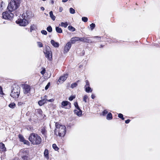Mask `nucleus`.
Returning <instances> with one entry per match:
<instances>
[{
  "mask_svg": "<svg viewBox=\"0 0 160 160\" xmlns=\"http://www.w3.org/2000/svg\"><path fill=\"white\" fill-rule=\"evenodd\" d=\"M55 126L56 128L55 130V134L60 137L64 136L66 132L65 126L59 124L58 122L56 123Z\"/></svg>",
  "mask_w": 160,
  "mask_h": 160,
  "instance_id": "f257e3e1",
  "label": "nucleus"
},
{
  "mask_svg": "<svg viewBox=\"0 0 160 160\" xmlns=\"http://www.w3.org/2000/svg\"><path fill=\"white\" fill-rule=\"evenodd\" d=\"M28 139L33 145H38L42 141L41 138L38 134L34 133H31L28 138Z\"/></svg>",
  "mask_w": 160,
  "mask_h": 160,
  "instance_id": "f03ea898",
  "label": "nucleus"
},
{
  "mask_svg": "<svg viewBox=\"0 0 160 160\" xmlns=\"http://www.w3.org/2000/svg\"><path fill=\"white\" fill-rule=\"evenodd\" d=\"M20 1L21 0H11L7 7L8 11L12 12L16 10L19 6Z\"/></svg>",
  "mask_w": 160,
  "mask_h": 160,
  "instance_id": "7ed1b4c3",
  "label": "nucleus"
},
{
  "mask_svg": "<svg viewBox=\"0 0 160 160\" xmlns=\"http://www.w3.org/2000/svg\"><path fill=\"white\" fill-rule=\"evenodd\" d=\"M20 88L18 86H16L12 90L10 96L13 98H18L20 93Z\"/></svg>",
  "mask_w": 160,
  "mask_h": 160,
  "instance_id": "20e7f679",
  "label": "nucleus"
},
{
  "mask_svg": "<svg viewBox=\"0 0 160 160\" xmlns=\"http://www.w3.org/2000/svg\"><path fill=\"white\" fill-rule=\"evenodd\" d=\"M10 12H8V11L4 12L2 13V18L5 19L11 20L13 18V14Z\"/></svg>",
  "mask_w": 160,
  "mask_h": 160,
  "instance_id": "39448f33",
  "label": "nucleus"
},
{
  "mask_svg": "<svg viewBox=\"0 0 160 160\" xmlns=\"http://www.w3.org/2000/svg\"><path fill=\"white\" fill-rule=\"evenodd\" d=\"M19 18L16 21L17 23L19 24L20 26H25L28 24V22L27 20L23 18Z\"/></svg>",
  "mask_w": 160,
  "mask_h": 160,
  "instance_id": "423d86ee",
  "label": "nucleus"
},
{
  "mask_svg": "<svg viewBox=\"0 0 160 160\" xmlns=\"http://www.w3.org/2000/svg\"><path fill=\"white\" fill-rule=\"evenodd\" d=\"M24 92L25 94H27L28 96H29L30 94V87L29 85L26 84L23 87Z\"/></svg>",
  "mask_w": 160,
  "mask_h": 160,
  "instance_id": "0eeeda50",
  "label": "nucleus"
},
{
  "mask_svg": "<svg viewBox=\"0 0 160 160\" xmlns=\"http://www.w3.org/2000/svg\"><path fill=\"white\" fill-rule=\"evenodd\" d=\"M46 52H44V53L45 54V57L49 60H51V59L52 58V55L51 52L50 51L47 50V47H46Z\"/></svg>",
  "mask_w": 160,
  "mask_h": 160,
  "instance_id": "6e6552de",
  "label": "nucleus"
},
{
  "mask_svg": "<svg viewBox=\"0 0 160 160\" xmlns=\"http://www.w3.org/2000/svg\"><path fill=\"white\" fill-rule=\"evenodd\" d=\"M68 77V74H64L63 76H61L58 80V82H62L65 81L67 78Z\"/></svg>",
  "mask_w": 160,
  "mask_h": 160,
  "instance_id": "1a4fd4ad",
  "label": "nucleus"
},
{
  "mask_svg": "<svg viewBox=\"0 0 160 160\" xmlns=\"http://www.w3.org/2000/svg\"><path fill=\"white\" fill-rule=\"evenodd\" d=\"M28 151L27 150H21L19 152V154L21 156H27L28 155Z\"/></svg>",
  "mask_w": 160,
  "mask_h": 160,
  "instance_id": "9d476101",
  "label": "nucleus"
},
{
  "mask_svg": "<svg viewBox=\"0 0 160 160\" xmlns=\"http://www.w3.org/2000/svg\"><path fill=\"white\" fill-rule=\"evenodd\" d=\"M71 47V42H68L64 47V51L66 52H68Z\"/></svg>",
  "mask_w": 160,
  "mask_h": 160,
  "instance_id": "9b49d317",
  "label": "nucleus"
},
{
  "mask_svg": "<svg viewBox=\"0 0 160 160\" xmlns=\"http://www.w3.org/2000/svg\"><path fill=\"white\" fill-rule=\"evenodd\" d=\"M88 38L86 37L80 38V41L87 43H89L90 42H92L90 41V40H89Z\"/></svg>",
  "mask_w": 160,
  "mask_h": 160,
  "instance_id": "f8f14e48",
  "label": "nucleus"
},
{
  "mask_svg": "<svg viewBox=\"0 0 160 160\" xmlns=\"http://www.w3.org/2000/svg\"><path fill=\"white\" fill-rule=\"evenodd\" d=\"M71 104V103L68 101H62L61 103V107L62 108L64 107L69 105V108H70Z\"/></svg>",
  "mask_w": 160,
  "mask_h": 160,
  "instance_id": "ddd939ff",
  "label": "nucleus"
},
{
  "mask_svg": "<svg viewBox=\"0 0 160 160\" xmlns=\"http://www.w3.org/2000/svg\"><path fill=\"white\" fill-rule=\"evenodd\" d=\"M80 41V38L78 37H74L72 38L70 40V42H71V43H72V44L75 43V42L76 41Z\"/></svg>",
  "mask_w": 160,
  "mask_h": 160,
  "instance_id": "4468645a",
  "label": "nucleus"
},
{
  "mask_svg": "<svg viewBox=\"0 0 160 160\" xmlns=\"http://www.w3.org/2000/svg\"><path fill=\"white\" fill-rule=\"evenodd\" d=\"M74 112L77 115L79 116H81L82 114V111L80 108H79V109H77L76 110H75L74 111Z\"/></svg>",
  "mask_w": 160,
  "mask_h": 160,
  "instance_id": "2eb2a0df",
  "label": "nucleus"
},
{
  "mask_svg": "<svg viewBox=\"0 0 160 160\" xmlns=\"http://www.w3.org/2000/svg\"><path fill=\"white\" fill-rule=\"evenodd\" d=\"M6 151V148L5 147L4 144L2 142L0 143V151L4 152Z\"/></svg>",
  "mask_w": 160,
  "mask_h": 160,
  "instance_id": "dca6fc26",
  "label": "nucleus"
},
{
  "mask_svg": "<svg viewBox=\"0 0 160 160\" xmlns=\"http://www.w3.org/2000/svg\"><path fill=\"white\" fill-rule=\"evenodd\" d=\"M51 43L52 45L55 47H58L59 46V44L57 42H56L53 40L51 41Z\"/></svg>",
  "mask_w": 160,
  "mask_h": 160,
  "instance_id": "f3484780",
  "label": "nucleus"
},
{
  "mask_svg": "<svg viewBox=\"0 0 160 160\" xmlns=\"http://www.w3.org/2000/svg\"><path fill=\"white\" fill-rule=\"evenodd\" d=\"M44 155L45 157L47 159H49L48 151L47 149H45L44 152Z\"/></svg>",
  "mask_w": 160,
  "mask_h": 160,
  "instance_id": "a211bd4d",
  "label": "nucleus"
},
{
  "mask_svg": "<svg viewBox=\"0 0 160 160\" xmlns=\"http://www.w3.org/2000/svg\"><path fill=\"white\" fill-rule=\"evenodd\" d=\"M46 102V99H43L39 101L38 102V103L40 106H41L43 105Z\"/></svg>",
  "mask_w": 160,
  "mask_h": 160,
  "instance_id": "6ab92c4d",
  "label": "nucleus"
},
{
  "mask_svg": "<svg viewBox=\"0 0 160 160\" xmlns=\"http://www.w3.org/2000/svg\"><path fill=\"white\" fill-rule=\"evenodd\" d=\"M41 132L43 135L46 136L47 135V131L44 127H42L41 128Z\"/></svg>",
  "mask_w": 160,
  "mask_h": 160,
  "instance_id": "aec40b11",
  "label": "nucleus"
},
{
  "mask_svg": "<svg viewBox=\"0 0 160 160\" xmlns=\"http://www.w3.org/2000/svg\"><path fill=\"white\" fill-rule=\"evenodd\" d=\"M55 30L56 32L58 33H61L62 32V31L61 28L58 27H56Z\"/></svg>",
  "mask_w": 160,
  "mask_h": 160,
  "instance_id": "412c9836",
  "label": "nucleus"
},
{
  "mask_svg": "<svg viewBox=\"0 0 160 160\" xmlns=\"http://www.w3.org/2000/svg\"><path fill=\"white\" fill-rule=\"evenodd\" d=\"M85 91L87 92H91L92 91V90L89 86H88L84 88Z\"/></svg>",
  "mask_w": 160,
  "mask_h": 160,
  "instance_id": "4be33fe9",
  "label": "nucleus"
},
{
  "mask_svg": "<svg viewBox=\"0 0 160 160\" xmlns=\"http://www.w3.org/2000/svg\"><path fill=\"white\" fill-rule=\"evenodd\" d=\"M50 16L51 18L54 21L56 17H55L53 15V12L52 11H51L49 12Z\"/></svg>",
  "mask_w": 160,
  "mask_h": 160,
  "instance_id": "5701e85b",
  "label": "nucleus"
},
{
  "mask_svg": "<svg viewBox=\"0 0 160 160\" xmlns=\"http://www.w3.org/2000/svg\"><path fill=\"white\" fill-rule=\"evenodd\" d=\"M68 29L70 31L74 32L75 31V28L72 26L70 25L68 27Z\"/></svg>",
  "mask_w": 160,
  "mask_h": 160,
  "instance_id": "b1692460",
  "label": "nucleus"
},
{
  "mask_svg": "<svg viewBox=\"0 0 160 160\" xmlns=\"http://www.w3.org/2000/svg\"><path fill=\"white\" fill-rule=\"evenodd\" d=\"M107 119L110 120L112 119V115L111 113H109L107 116Z\"/></svg>",
  "mask_w": 160,
  "mask_h": 160,
  "instance_id": "393cba45",
  "label": "nucleus"
},
{
  "mask_svg": "<svg viewBox=\"0 0 160 160\" xmlns=\"http://www.w3.org/2000/svg\"><path fill=\"white\" fill-rule=\"evenodd\" d=\"M68 25V24L67 22H62L61 23V26L62 27H64L65 28H66Z\"/></svg>",
  "mask_w": 160,
  "mask_h": 160,
  "instance_id": "a878e982",
  "label": "nucleus"
},
{
  "mask_svg": "<svg viewBox=\"0 0 160 160\" xmlns=\"http://www.w3.org/2000/svg\"><path fill=\"white\" fill-rule=\"evenodd\" d=\"M52 147L56 151H58L59 149V148L55 144H53Z\"/></svg>",
  "mask_w": 160,
  "mask_h": 160,
  "instance_id": "bb28decb",
  "label": "nucleus"
},
{
  "mask_svg": "<svg viewBox=\"0 0 160 160\" xmlns=\"http://www.w3.org/2000/svg\"><path fill=\"white\" fill-rule=\"evenodd\" d=\"M95 24L93 23H92L90 25V28L92 31L95 28Z\"/></svg>",
  "mask_w": 160,
  "mask_h": 160,
  "instance_id": "cd10ccee",
  "label": "nucleus"
},
{
  "mask_svg": "<svg viewBox=\"0 0 160 160\" xmlns=\"http://www.w3.org/2000/svg\"><path fill=\"white\" fill-rule=\"evenodd\" d=\"M78 86V84L77 82H75L74 83L71 84V87L72 88L76 87Z\"/></svg>",
  "mask_w": 160,
  "mask_h": 160,
  "instance_id": "c85d7f7f",
  "label": "nucleus"
},
{
  "mask_svg": "<svg viewBox=\"0 0 160 160\" xmlns=\"http://www.w3.org/2000/svg\"><path fill=\"white\" fill-rule=\"evenodd\" d=\"M18 137L20 139V141L22 142V141L24 139V138L23 137L22 135L20 134H19L18 136Z\"/></svg>",
  "mask_w": 160,
  "mask_h": 160,
  "instance_id": "c756f323",
  "label": "nucleus"
},
{
  "mask_svg": "<svg viewBox=\"0 0 160 160\" xmlns=\"http://www.w3.org/2000/svg\"><path fill=\"white\" fill-rule=\"evenodd\" d=\"M15 106V104L14 103H12L9 104V106L10 108H13Z\"/></svg>",
  "mask_w": 160,
  "mask_h": 160,
  "instance_id": "7c9ffc66",
  "label": "nucleus"
},
{
  "mask_svg": "<svg viewBox=\"0 0 160 160\" xmlns=\"http://www.w3.org/2000/svg\"><path fill=\"white\" fill-rule=\"evenodd\" d=\"M47 30L50 32H51L52 31V28L51 26H49L47 28Z\"/></svg>",
  "mask_w": 160,
  "mask_h": 160,
  "instance_id": "2f4dec72",
  "label": "nucleus"
},
{
  "mask_svg": "<svg viewBox=\"0 0 160 160\" xmlns=\"http://www.w3.org/2000/svg\"><path fill=\"white\" fill-rule=\"evenodd\" d=\"M35 28L36 26L35 25H31L30 27V32H32V31L35 30Z\"/></svg>",
  "mask_w": 160,
  "mask_h": 160,
  "instance_id": "473e14b6",
  "label": "nucleus"
},
{
  "mask_svg": "<svg viewBox=\"0 0 160 160\" xmlns=\"http://www.w3.org/2000/svg\"><path fill=\"white\" fill-rule=\"evenodd\" d=\"M92 38H93L97 39V40H96L97 41H99L101 40V37L99 36H94Z\"/></svg>",
  "mask_w": 160,
  "mask_h": 160,
  "instance_id": "72a5a7b5",
  "label": "nucleus"
},
{
  "mask_svg": "<svg viewBox=\"0 0 160 160\" xmlns=\"http://www.w3.org/2000/svg\"><path fill=\"white\" fill-rule=\"evenodd\" d=\"M23 142L24 144H26L27 145H29L30 144V142H29L27 140H25V139L22 141Z\"/></svg>",
  "mask_w": 160,
  "mask_h": 160,
  "instance_id": "f704fd0d",
  "label": "nucleus"
},
{
  "mask_svg": "<svg viewBox=\"0 0 160 160\" xmlns=\"http://www.w3.org/2000/svg\"><path fill=\"white\" fill-rule=\"evenodd\" d=\"M70 12L71 14L75 13V10L72 8H71L69 9Z\"/></svg>",
  "mask_w": 160,
  "mask_h": 160,
  "instance_id": "c9c22d12",
  "label": "nucleus"
},
{
  "mask_svg": "<svg viewBox=\"0 0 160 160\" xmlns=\"http://www.w3.org/2000/svg\"><path fill=\"white\" fill-rule=\"evenodd\" d=\"M82 20L84 22H86L88 20V18L86 17H83L82 18Z\"/></svg>",
  "mask_w": 160,
  "mask_h": 160,
  "instance_id": "e433bc0d",
  "label": "nucleus"
},
{
  "mask_svg": "<svg viewBox=\"0 0 160 160\" xmlns=\"http://www.w3.org/2000/svg\"><path fill=\"white\" fill-rule=\"evenodd\" d=\"M85 82H86V84L84 88L90 86V84H89V81H88V80H86L85 81Z\"/></svg>",
  "mask_w": 160,
  "mask_h": 160,
  "instance_id": "4c0bfd02",
  "label": "nucleus"
},
{
  "mask_svg": "<svg viewBox=\"0 0 160 160\" xmlns=\"http://www.w3.org/2000/svg\"><path fill=\"white\" fill-rule=\"evenodd\" d=\"M118 117L123 120L124 119V118L123 117V115L121 113H119L118 115Z\"/></svg>",
  "mask_w": 160,
  "mask_h": 160,
  "instance_id": "58836bf2",
  "label": "nucleus"
},
{
  "mask_svg": "<svg viewBox=\"0 0 160 160\" xmlns=\"http://www.w3.org/2000/svg\"><path fill=\"white\" fill-rule=\"evenodd\" d=\"M88 98V96L87 95H85L83 97V101L85 102H87V99Z\"/></svg>",
  "mask_w": 160,
  "mask_h": 160,
  "instance_id": "ea45409f",
  "label": "nucleus"
},
{
  "mask_svg": "<svg viewBox=\"0 0 160 160\" xmlns=\"http://www.w3.org/2000/svg\"><path fill=\"white\" fill-rule=\"evenodd\" d=\"M22 158L24 160H27L28 158V155L27 156H21Z\"/></svg>",
  "mask_w": 160,
  "mask_h": 160,
  "instance_id": "a19ab883",
  "label": "nucleus"
},
{
  "mask_svg": "<svg viewBox=\"0 0 160 160\" xmlns=\"http://www.w3.org/2000/svg\"><path fill=\"white\" fill-rule=\"evenodd\" d=\"M41 33L44 35H46L47 34V32L44 30L41 31Z\"/></svg>",
  "mask_w": 160,
  "mask_h": 160,
  "instance_id": "79ce46f5",
  "label": "nucleus"
},
{
  "mask_svg": "<svg viewBox=\"0 0 160 160\" xmlns=\"http://www.w3.org/2000/svg\"><path fill=\"white\" fill-rule=\"evenodd\" d=\"M108 112V111L106 110H104L102 112V115L103 116H105Z\"/></svg>",
  "mask_w": 160,
  "mask_h": 160,
  "instance_id": "37998d69",
  "label": "nucleus"
},
{
  "mask_svg": "<svg viewBox=\"0 0 160 160\" xmlns=\"http://www.w3.org/2000/svg\"><path fill=\"white\" fill-rule=\"evenodd\" d=\"M74 106L77 109H79L80 108L78 106V103L77 102H76L75 103H74Z\"/></svg>",
  "mask_w": 160,
  "mask_h": 160,
  "instance_id": "c03bdc74",
  "label": "nucleus"
},
{
  "mask_svg": "<svg viewBox=\"0 0 160 160\" xmlns=\"http://www.w3.org/2000/svg\"><path fill=\"white\" fill-rule=\"evenodd\" d=\"M38 45L40 48H41L43 47V45L41 42H38Z\"/></svg>",
  "mask_w": 160,
  "mask_h": 160,
  "instance_id": "a18cd8bd",
  "label": "nucleus"
},
{
  "mask_svg": "<svg viewBox=\"0 0 160 160\" xmlns=\"http://www.w3.org/2000/svg\"><path fill=\"white\" fill-rule=\"evenodd\" d=\"M4 94L3 93L2 88L1 87H0V94L3 95Z\"/></svg>",
  "mask_w": 160,
  "mask_h": 160,
  "instance_id": "49530a36",
  "label": "nucleus"
},
{
  "mask_svg": "<svg viewBox=\"0 0 160 160\" xmlns=\"http://www.w3.org/2000/svg\"><path fill=\"white\" fill-rule=\"evenodd\" d=\"M75 97L74 96H71L69 98H68V99L69 100L71 101L73 100L75 98Z\"/></svg>",
  "mask_w": 160,
  "mask_h": 160,
  "instance_id": "de8ad7c7",
  "label": "nucleus"
},
{
  "mask_svg": "<svg viewBox=\"0 0 160 160\" xmlns=\"http://www.w3.org/2000/svg\"><path fill=\"white\" fill-rule=\"evenodd\" d=\"M50 82H49L48 83V84L45 87V90H47L49 88V86H50Z\"/></svg>",
  "mask_w": 160,
  "mask_h": 160,
  "instance_id": "09e8293b",
  "label": "nucleus"
},
{
  "mask_svg": "<svg viewBox=\"0 0 160 160\" xmlns=\"http://www.w3.org/2000/svg\"><path fill=\"white\" fill-rule=\"evenodd\" d=\"M46 102L47 101H48V102H52L54 101V99H49V100L46 99Z\"/></svg>",
  "mask_w": 160,
  "mask_h": 160,
  "instance_id": "8fccbe9b",
  "label": "nucleus"
},
{
  "mask_svg": "<svg viewBox=\"0 0 160 160\" xmlns=\"http://www.w3.org/2000/svg\"><path fill=\"white\" fill-rule=\"evenodd\" d=\"M24 104L23 102H18V105L19 106H22V104Z\"/></svg>",
  "mask_w": 160,
  "mask_h": 160,
  "instance_id": "3c124183",
  "label": "nucleus"
},
{
  "mask_svg": "<svg viewBox=\"0 0 160 160\" xmlns=\"http://www.w3.org/2000/svg\"><path fill=\"white\" fill-rule=\"evenodd\" d=\"M45 70L44 69L41 72V73L43 75L45 73Z\"/></svg>",
  "mask_w": 160,
  "mask_h": 160,
  "instance_id": "603ef678",
  "label": "nucleus"
},
{
  "mask_svg": "<svg viewBox=\"0 0 160 160\" xmlns=\"http://www.w3.org/2000/svg\"><path fill=\"white\" fill-rule=\"evenodd\" d=\"M38 111L40 114H41L42 113V111L40 109H38Z\"/></svg>",
  "mask_w": 160,
  "mask_h": 160,
  "instance_id": "864d4df0",
  "label": "nucleus"
},
{
  "mask_svg": "<svg viewBox=\"0 0 160 160\" xmlns=\"http://www.w3.org/2000/svg\"><path fill=\"white\" fill-rule=\"evenodd\" d=\"M130 121V120L128 119L127 120L125 121V123H129V122Z\"/></svg>",
  "mask_w": 160,
  "mask_h": 160,
  "instance_id": "5fc2aeb1",
  "label": "nucleus"
},
{
  "mask_svg": "<svg viewBox=\"0 0 160 160\" xmlns=\"http://www.w3.org/2000/svg\"><path fill=\"white\" fill-rule=\"evenodd\" d=\"M62 10V7H60L59 8V11L61 12Z\"/></svg>",
  "mask_w": 160,
  "mask_h": 160,
  "instance_id": "6e6d98bb",
  "label": "nucleus"
},
{
  "mask_svg": "<svg viewBox=\"0 0 160 160\" xmlns=\"http://www.w3.org/2000/svg\"><path fill=\"white\" fill-rule=\"evenodd\" d=\"M91 98L92 99H94L95 98V95L94 94H92L91 95Z\"/></svg>",
  "mask_w": 160,
  "mask_h": 160,
  "instance_id": "4d7b16f0",
  "label": "nucleus"
},
{
  "mask_svg": "<svg viewBox=\"0 0 160 160\" xmlns=\"http://www.w3.org/2000/svg\"><path fill=\"white\" fill-rule=\"evenodd\" d=\"M2 4H0V11L2 10Z\"/></svg>",
  "mask_w": 160,
  "mask_h": 160,
  "instance_id": "13d9d810",
  "label": "nucleus"
},
{
  "mask_svg": "<svg viewBox=\"0 0 160 160\" xmlns=\"http://www.w3.org/2000/svg\"><path fill=\"white\" fill-rule=\"evenodd\" d=\"M68 0H62V2H65L68 1Z\"/></svg>",
  "mask_w": 160,
  "mask_h": 160,
  "instance_id": "bf43d9fd",
  "label": "nucleus"
},
{
  "mask_svg": "<svg viewBox=\"0 0 160 160\" xmlns=\"http://www.w3.org/2000/svg\"><path fill=\"white\" fill-rule=\"evenodd\" d=\"M41 9L42 11H43L44 10V8L43 7H41Z\"/></svg>",
  "mask_w": 160,
  "mask_h": 160,
  "instance_id": "052dcab7",
  "label": "nucleus"
},
{
  "mask_svg": "<svg viewBox=\"0 0 160 160\" xmlns=\"http://www.w3.org/2000/svg\"><path fill=\"white\" fill-rule=\"evenodd\" d=\"M52 3L53 4L54 3V1H51Z\"/></svg>",
  "mask_w": 160,
  "mask_h": 160,
  "instance_id": "680f3d73",
  "label": "nucleus"
},
{
  "mask_svg": "<svg viewBox=\"0 0 160 160\" xmlns=\"http://www.w3.org/2000/svg\"><path fill=\"white\" fill-rule=\"evenodd\" d=\"M80 81L79 80H78V81H77V82H77V83L78 82H80Z\"/></svg>",
  "mask_w": 160,
  "mask_h": 160,
  "instance_id": "e2e57ef3",
  "label": "nucleus"
},
{
  "mask_svg": "<svg viewBox=\"0 0 160 160\" xmlns=\"http://www.w3.org/2000/svg\"><path fill=\"white\" fill-rule=\"evenodd\" d=\"M101 47H102V45H101Z\"/></svg>",
  "mask_w": 160,
  "mask_h": 160,
  "instance_id": "0e129e2a",
  "label": "nucleus"
}]
</instances>
